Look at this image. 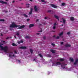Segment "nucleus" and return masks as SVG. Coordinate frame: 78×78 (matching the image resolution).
<instances>
[{"mask_svg": "<svg viewBox=\"0 0 78 78\" xmlns=\"http://www.w3.org/2000/svg\"><path fill=\"white\" fill-rule=\"evenodd\" d=\"M1 43L0 42V48H1L2 50H3L5 53H6L7 51H8V47L7 46H5L4 47L2 46L3 45V44H1Z\"/></svg>", "mask_w": 78, "mask_h": 78, "instance_id": "obj_1", "label": "nucleus"}, {"mask_svg": "<svg viewBox=\"0 0 78 78\" xmlns=\"http://www.w3.org/2000/svg\"><path fill=\"white\" fill-rule=\"evenodd\" d=\"M19 26H18L15 24L14 23H13L12 24H11L10 26V28H17Z\"/></svg>", "mask_w": 78, "mask_h": 78, "instance_id": "obj_2", "label": "nucleus"}, {"mask_svg": "<svg viewBox=\"0 0 78 78\" xmlns=\"http://www.w3.org/2000/svg\"><path fill=\"white\" fill-rule=\"evenodd\" d=\"M25 26L24 25H23L19 27L18 28H17V29L19 30H20V29H22V28H25Z\"/></svg>", "mask_w": 78, "mask_h": 78, "instance_id": "obj_3", "label": "nucleus"}, {"mask_svg": "<svg viewBox=\"0 0 78 78\" xmlns=\"http://www.w3.org/2000/svg\"><path fill=\"white\" fill-rule=\"evenodd\" d=\"M61 62H56V64H55L53 63V65L55 66H56L57 65H61Z\"/></svg>", "mask_w": 78, "mask_h": 78, "instance_id": "obj_4", "label": "nucleus"}, {"mask_svg": "<svg viewBox=\"0 0 78 78\" xmlns=\"http://www.w3.org/2000/svg\"><path fill=\"white\" fill-rule=\"evenodd\" d=\"M20 48H21V49H23V50H25V49H27V47L25 46H21L20 47Z\"/></svg>", "mask_w": 78, "mask_h": 78, "instance_id": "obj_5", "label": "nucleus"}, {"mask_svg": "<svg viewBox=\"0 0 78 78\" xmlns=\"http://www.w3.org/2000/svg\"><path fill=\"white\" fill-rule=\"evenodd\" d=\"M34 9L35 11H36V12H37L38 11V9H37V6L36 5L34 6Z\"/></svg>", "mask_w": 78, "mask_h": 78, "instance_id": "obj_6", "label": "nucleus"}, {"mask_svg": "<svg viewBox=\"0 0 78 78\" xmlns=\"http://www.w3.org/2000/svg\"><path fill=\"white\" fill-rule=\"evenodd\" d=\"M51 6L53 8H56L58 7L57 6L55 5L54 4H51Z\"/></svg>", "mask_w": 78, "mask_h": 78, "instance_id": "obj_7", "label": "nucleus"}, {"mask_svg": "<svg viewBox=\"0 0 78 78\" xmlns=\"http://www.w3.org/2000/svg\"><path fill=\"white\" fill-rule=\"evenodd\" d=\"M0 3L2 4H7V3L6 2H4L2 1H0Z\"/></svg>", "mask_w": 78, "mask_h": 78, "instance_id": "obj_8", "label": "nucleus"}, {"mask_svg": "<svg viewBox=\"0 0 78 78\" xmlns=\"http://www.w3.org/2000/svg\"><path fill=\"white\" fill-rule=\"evenodd\" d=\"M65 46L66 47H70L71 46L70 44H66L65 45Z\"/></svg>", "mask_w": 78, "mask_h": 78, "instance_id": "obj_9", "label": "nucleus"}, {"mask_svg": "<svg viewBox=\"0 0 78 78\" xmlns=\"http://www.w3.org/2000/svg\"><path fill=\"white\" fill-rule=\"evenodd\" d=\"M50 51H51V52H52V53H55V50L53 49H51Z\"/></svg>", "mask_w": 78, "mask_h": 78, "instance_id": "obj_10", "label": "nucleus"}, {"mask_svg": "<svg viewBox=\"0 0 78 78\" xmlns=\"http://www.w3.org/2000/svg\"><path fill=\"white\" fill-rule=\"evenodd\" d=\"M54 17L55 18H56V19H58V21L59 20V17H58V16H56V15H54Z\"/></svg>", "mask_w": 78, "mask_h": 78, "instance_id": "obj_11", "label": "nucleus"}, {"mask_svg": "<svg viewBox=\"0 0 78 78\" xmlns=\"http://www.w3.org/2000/svg\"><path fill=\"white\" fill-rule=\"evenodd\" d=\"M53 37H55L56 39H59V37L58 36L57 37H56L55 35L53 36Z\"/></svg>", "mask_w": 78, "mask_h": 78, "instance_id": "obj_12", "label": "nucleus"}, {"mask_svg": "<svg viewBox=\"0 0 78 78\" xmlns=\"http://www.w3.org/2000/svg\"><path fill=\"white\" fill-rule=\"evenodd\" d=\"M34 24H30L29 25V27L30 28H31L32 27H34Z\"/></svg>", "mask_w": 78, "mask_h": 78, "instance_id": "obj_13", "label": "nucleus"}, {"mask_svg": "<svg viewBox=\"0 0 78 78\" xmlns=\"http://www.w3.org/2000/svg\"><path fill=\"white\" fill-rule=\"evenodd\" d=\"M33 8H31L30 11L29 12V14H32V12H33Z\"/></svg>", "mask_w": 78, "mask_h": 78, "instance_id": "obj_14", "label": "nucleus"}, {"mask_svg": "<svg viewBox=\"0 0 78 78\" xmlns=\"http://www.w3.org/2000/svg\"><path fill=\"white\" fill-rule=\"evenodd\" d=\"M78 62V59H76L75 61V62L74 63V64H75V65H76V64H77V63Z\"/></svg>", "mask_w": 78, "mask_h": 78, "instance_id": "obj_15", "label": "nucleus"}, {"mask_svg": "<svg viewBox=\"0 0 78 78\" xmlns=\"http://www.w3.org/2000/svg\"><path fill=\"white\" fill-rule=\"evenodd\" d=\"M23 40H21L20 41H18V43L19 44H20L21 43H23Z\"/></svg>", "mask_w": 78, "mask_h": 78, "instance_id": "obj_16", "label": "nucleus"}, {"mask_svg": "<svg viewBox=\"0 0 78 78\" xmlns=\"http://www.w3.org/2000/svg\"><path fill=\"white\" fill-rule=\"evenodd\" d=\"M70 20H72V21L74 20V18L73 17V16H72L70 18Z\"/></svg>", "mask_w": 78, "mask_h": 78, "instance_id": "obj_17", "label": "nucleus"}, {"mask_svg": "<svg viewBox=\"0 0 78 78\" xmlns=\"http://www.w3.org/2000/svg\"><path fill=\"white\" fill-rule=\"evenodd\" d=\"M62 20H63V23H64V24H65V23H66V20H64V18H62Z\"/></svg>", "mask_w": 78, "mask_h": 78, "instance_id": "obj_18", "label": "nucleus"}, {"mask_svg": "<svg viewBox=\"0 0 78 78\" xmlns=\"http://www.w3.org/2000/svg\"><path fill=\"white\" fill-rule=\"evenodd\" d=\"M30 53H31V55L33 54V50H32V49L30 48Z\"/></svg>", "mask_w": 78, "mask_h": 78, "instance_id": "obj_19", "label": "nucleus"}, {"mask_svg": "<svg viewBox=\"0 0 78 78\" xmlns=\"http://www.w3.org/2000/svg\"><path fill=\"white\" fill-rule=\"evenodd\" d=\"M25 38V39H30V36H26Z\"/></svg>", "mask_w": 78, "mask_h": 78, "instance_id": "obj_20", "label": "nucleus"}, {"mask_svg": "<svg viewBox=\"0 0 78 78\" xmlns=\"http://www.w3.org/2000/svg\"><path fill=\"white\" fill-rule=\"evenodd\" d=\"M64 33L63 32H62L61 33H60V34H59V36H60V37H61V36H62V35Z\"/></svg>", "mask_w": 78, "mask_h": 78, "instance_id": "obj_21", "label": "nucleus"}, {"mask_svg": "<svg viewBox=\"0 0 78 78\" xmlns=\"http://www.w3.org/2000/svg\"><path fill=\"white\" fill-rule=\"evenodd\" d=\"M69 59L71 61V62H73V61H74L73 59L72 58H70Z\"/></svg>", "mask_w": 78, "mask_h": 78, "instance_id": "obj_22", "label": "nucleus"}, {"mask_svg": "<svg viewBox=\"0 0 78 78\" xmlns=\"http://www.w3.org/2000/svg\"><path fill=\"white\" fill-rule=\"evenodd\" d=\"M59 60L60 61H64V59L63 58H60Z\"/></svg>", "mask_w": 78, "mask_h": 78, "instance_id": "obj_23", "label": "nucleus"}, {"mask_svg": "<svg viewBox=\"0 0 78 78\" xmlns=\"http://www.w3.org/2000/svg\"><path fill=\"white\" fill-rule=\"evenodd\" d=\"M62 67L63 69H65L66 67V65H62Z\"/></svg>", "mask_w": 78, "mask_h": 78, "instance_id": "obj_24", "label": "nucleus"}, {"mask_svg": "<svg viewBox=\"0 0 78 78\" xmlns=\"http://www.w3.org/2000/svg\"><path fill=\"white\" fill-rule=\"evenodd\" d=\"M23 16L25 17H28V15L25 14H23Z\"/></svg>", "mask_w": 78, "mask_h": 78, "instance_id": "obj_25", "label": "nucleus"}, {"mask_svg": "<svg viewBox=\"0 0 78 78\" xmlns=\"http://www.w3.org/2000/svg\"><path fill=\"white\" fill-rule=\"evenodd\" d=\"M0 22H5V20L3 19H0Z\"/></svg>", "mask_w": 78, "mask_h": 78, "instance_id": "obj_26", "label": "nucleus"}, {"mask_svg": "<svg viewBox=\"0 0 78 78\" xmlns=\"http://www.w3.org/2000/svg\"><path fill=\"white\" fill-rule=\"evenodd\" d=\"M12 45H13V46H17V45L16 44H15V43H13L12 44Z\"/></svg>", "mask_w": 78, "mask_h": 78, "instance_id": "obj_27", "label": "nucleus"}, {"mask_svg": "<svg viewBox=\"0 0 78 78\" xmlns=\"http://www.w3.org/2000/svg\"><path fill=\"white\" fill-rule=\"evenodd\" d=\"M39 55L40 56V57H41V58H42L43 56L41 54H39Z\"/></svg>", "mask_w": 78, "mask_h": 78, "instance_id": "obj_28", "label": "nucleus"}, {"mask_svg": "<svg viewBox=\"0 0 78 78\" xmlns=\"http://www.w3.org/2000/svg\"><path fill=\"white\" fill-rule=\"evenodd\" d=\"M65 5H66V4L65 3L63 2L62 3V6H64Z\"/></svg>", "mask_w": 78, "mask_h": 78, "instance_id": "obj_29", "label": "nucleus"}, {"mask_svg": "<svg viewBox=\"0 0 78 78\" xmlns=\"http://www.w3.org/2000/svg\"><path fill=\"white\" fill-rule=\"evenodd\" d=\"M67 34L68 35H69V34H70V32H69L67 33Z\"/></svg>", "mask_w": 78, "mask_h": 78, "instance_id": "obj_30", "label": "nucleus"}, {"mask_svg": "<svg viewBox=\"0 0 78 78\" xmlns=\"http://www.w3.org/2000/svg\"><path fill=\"white\" fill-rule=\"evenodd\" d=\"M51 11H52V10H49L48 11V12H51Z\"/></svg>", "mask_w": 78, "mask_h": 78, "instance_id": "obj_31", "label": "nucleus"}, {"mask_svg": "<svg viewBox=\"0 0 78 78\" xmlns=\"http://www.w3.org/2000/svg\"><path fill=\"white\" fill-rule=\"evenodd\" d=\"M16 35H17V36H19V32H17L16 34Z\"/></svg>", "mask_w": 78, "mask_h": 78, "instance_id": "obj_32", "label": "nucleus"}, {"mask_svg": "<svg viewBox=\"0 0 78 78\" xmlns=\"http://www.w3.org/2000/svg\"><path fill=\"white\" fill-rule=\"evenodd\" d=\"M53 29H54V30H55V29H56V26H54L53 27Z\"/></svg>", "mask_w": 78, "mask_h": 78, "instance_id": "obj_33", "label": "nucleus"}, {"mask_svg": "<svg viewBox=\"0 0 78 78\" xmlns=\"http://www.w3.org/2000/svg\"><path fill=\"white\" fill-rule=\"evenodd\" d=\"M14 53H15V54H17V51H14Z\"/></svg>", "mask_w": 78, "mask_h": 78, "instance_id": "obj_34", "label": "nucleus"}, {"mask_svg": "<svg viewBox=\"0 0 78 78\" xmlns=\"http://www.w3.org/2000/svg\"><path fill=\"white\" fill-rule=\"evenodd\" d=\"M41 1L42 2H44V3H45V0H41Z\"/></svg>", "mask_w": 78, "mask_h": 78, "instance_id": "obj_35", "label": "nucleus"}, {"mask_svg": "<svg viewBox=\"0 0 78 78\" xmlns=\"http://www.w3.org/2000/svg\"><path fill=\"white\" fill-rule=\"evenodd\" d=\"M12 56L11 55H9V57L10 58H11Z\"/></svg>", "mask_w": 78, "mask_h": 78, "instance_id": "obj_36", "label": "nucleus"}, {"mask_svg": "<svg viewBox=\"0 0 78 78\" xmlns=\"http://www.w3.org/2000/svg\"><path fill=\"white\" fill-rule=\"evenodd\" d=\"M51 45H52L53 46H54L55 45V44H53V43H52Z\"/></svg>", "mask_w": 78, "mask_h": 78, "instance_id": "obj_37", "label": "nucleus"}, {"mask_svg": "<svg viewBox=\"0 0 78 78\" xmlns=\"http://www.w3.org/2000/svg\"><path fill=\"white\" fill-rule=\"evenodd\" d=\"M48 57H49V58H50L51 57V55H48Z\"/></svg>", "mask_w": 78, "mask_h": 78, "instance_id": "obj_38", "label": "nucleus"}, {"mask_svg": "<svg viewBox=\"0 0 78 78\" xmlns=\"http://www.w3.org/2000/svg\"><path fill=\"white\" fill-rule=\"evenodd\" d=\"M46 38V37H45V36H44L43 37V39L44 40Z\"/></svg>", "mask_w": 78, "mask_h": 78, "instance_id": "obj_39", "label": "nucleus"}, {"mask_svg": "<svg viewBox=\"0 0 78 78\" xmlns=\"http://www.w3.org/2000/svg\"><path fill=\"white\" fill-rule=\"evenodd\" d=\"M12 30H13V29L11 28H10V31H12Z\"/></svg>", "mask_w": 78, "mask_h": 78, "instance_id": "obj_40", "label": "nucleus"}, {"mask_svg": "<svg viewBox=\"0 0 78 78\" xmlns=\"http://www.w3.org/2000/svg\"><path fill=\"white\" fill-rule=\"evenodd\" d=\"M56 23H55L54 24V26H56Z\"/></svg>", "mask_w": 78, "mask_h": 78, "instance_id": "obj_41", "label": "nucleus"}, {"mask_svg": "<svg viewBox=\"0 0 78 78\" xmlns=\"http://www.w3.org/2000/svg\"><path fill=\"white\" fill-rule=\"evenodd\" d=\"M64 44V42H61V45H62V44Z\"/></svg>", "mask_w": 78, "mask_h": 78, "instance_id": "obj_42", "label": "nucleus"}, {"mask_svg": "<svg viewBox=\"0 0 78 78\" xmlns=\"http://www.w3.org/2000/svg\"><path fill=\"white\" fill-rule=\"evenodd\" d=\"M30 20V19H27V22H28V21H29Z\"/></svg>", "mask_w": 78, "mask_h": 78, "instance_id": "obj_43", "label": "nucleus"}, {"mask_svg": "<svg viewBox=\"0 0 78 78\" xmlns=\"http://www.w3.org/2000/svg\"><path fill=\"white\" fill-rule=\"evenodd\" d=\"M44 19H45V20L47 19V17H45V18H44Z\"/></svg>", "mask_w": 78, "mask_h": 78, "instance_id": "obj_44", "label": "nucleus"}, {"mask_svg": "<svg viewBox=\"0 0 78 78\" xmlns=\"http://www.w3.org/2000/svg\"><path fill=\"white\" fill-rule=\"evenodd\" d=\"M18 62H19L20 63V60H18Z\"/></svg>", "mask_w": 78, "mask_h": 78, "instance_id": "obj_45", "label": "nucleus"}, {"mask_svg": "<svg viewBox=\"0 0 78 78\" xmlns=\"http://www.w3.org/2000/svg\"><path fill=\"white\" fill-rule=\"evenodd\" d=\"M4 12H8V11H4Z\"/></svg>", "mask_w": 78, "mask_h": 78, "instance_id": "obj_46", "label": "nucleus"}, {"mask_svg": "<svg viewBox=\"0 0 78 78\" xmlns=\"http://www.w3.org/2000/svg\"><path fill=\"white\" fill-rule=\"evenodd\" d=\"M40 34V33H37L36 34H37V35H39V34Z\"/></svg>", "mask_w": 78, "mask_h": 78, "instance_id": "obj_47", "label": "nucleus"}, {"mask_svg": "<svg viewBox=\"0 0 78 78\" xmlns=\"http://www.w3.org/2000/svg\"><path fill=\"white\" fill-rule=\"evenodd\" d=\"M9 39V37H7L6 38V40H7V39Z\"/></svg>", "mask_w": 78, "mask_h": 78, "instance_id": "obj_48", "label": "nucleus"}, {"mask_svg": "<svg viewBox=\"0 0 78 78\" xmlns=\"http://www.w3.org/2000/svg\"><path fill=\"white\" fill-rule=\"evenodd\" d=\"M28 6H27V8H29V7H30V6H29V5H30V4H28Z\"/></svg>", "mask_w": 78, "mask_h": 78, "instance_id": "obj_49", "label": "nucleus"}, {"mask_svg": "<svg viewBox=\"0 0 78 78\" xmlns=\"http://www.w3.org/2000/svg\"><path fill=\"white\" fill-rule=\"evenodd\" d=\"M14 37L15 38V39H16V35H15V36H14Z\"/></svg>", "mask_w": 78, "mask_h": 78, "instance_id": "obj_50", "label": "nucleus"}, {"mask_svg": "<svg viewBox=\"0 0 78 78\" xmlns=\"http://www.w3.org/2000/svg\"><path fill=\"white\" fill-rule=\"evenodd\" d=\"M12 56H13V57H15V55H14L13 54L12 55Z\"/></svg>", "mask_w": 78, "mask_h": 78, "instance_id": "obj_51", "label": "nucleus"}, {"mask_svg": "<svg viewBox=\"0 0 78 78\" xmlns=\"http://www.w3.org/2000/svg\"><path fill=\"white\" fill-rule=\"evenodd\" d=\"M14 2H15V1H13L12 2V3H14Z\"/></svg>", "mask_w": 78, "mask_h": 78, "instance_id": "obj_52", "label": "nucleus"}, {"mask_svg": "<svg viewBox=\"0 0 78 78\" xmlns=\"http://www.w3.org/2000/svg\"><path fill=\"white\" fill-rule=\"evenodd\" d=\"M1 36H3V34H1Z\"/></svg>", "mask_w": 78, "mask_h": 78, "instance_id": "obj_53", "label": "nucleus"}, {"mask_svg": "<svg viewBox=\"0 0 78 78\" xmlns=\"http://www.w3.org/2000/svg\"><path fill=\"white\" fill-rule=\"evenodd\" d=\"M38 32H42V30L39 31Z\"/></svg>", "mask_w": 78, "mask_h": 78, "instance_id": "obj_54", "label": "nucleus"}, {"mask_svg": "<svg viewBox=\"0 0 78 78\" xmlns=\"http://www.w3.org/2000/svg\"><path fill=\"white\" fill-rule=\"evenodd\" d=\"M36 59H34V61H36Z\"/></svg>", "mask_w": 78, "mask_h": 78, "instance_id": "obj_55", "label": "nucleus"}, {"mask_svg": "<svg viewBox=\"0 0 78 78\" xmlns=\"http://www.w3.org/2000/svg\"><path fill=\"white\" fill-rule=\"evenodd\" d=\"M37 21H39V20L38 19H37Z\"/></svg>", "mask_w": 78, "mask_h": 78, "instance_id": "obj_56", "label": "nucleus"}, {"mask_svg": "<svg viewBox=\"0 0 78 78\" xmlns=\"http://www.w3.org/2000/svg\"><path fill=\"white\" fill-rule=\"evenodd\" d=\"M3 42L4 43L5 42V41H3Z\"/></svg>", "mask_w": 78, "mask_h": 78, "instance_id": "obj_57", "label": "nucleus"}, {"mask_svg": "<svg viewBox=\"0 0 78 78\" xmlns=\"http://www.w3.org/2000/svg\"><path fill=\"white\" fill-rule=\"evenodd\" d=\"M53 32H55V31H53Z\"/></svg>", "mask_w": 78, "mask_h": 78, "instance_id": "obj_58", "label": "nucleus"}, {"mask_svg": "<svg viewBox=\"0 0 78 78\" xmlns=\"http://www.w3.org/2000/svg\"><path fill=\"white\" fill-rule=\"evenodd\" d=\"M31 2L32 1V0H29Z\"/></svg>", "mask_w": 78, "mask_h": 78, "instance_id": "obj_59", "label": "nucleus"}, {"mask_svg": "<svg viewBox=\"0 0 78 78\" xmlns=\"http://www.w3.org/2000/svg\"><path fill=\"white\" fill-rule=\"evenodd\" d=\"M61 26H63V24H62L61 25Z\"/></svg>", "mask_w": 78, "mask_h": 78, "instance_id": "obj_60", "label": "nucleus"}, {"mask_svg": "<svg viewBox=\"0 0 78 78\" xmlns=\"http://www.w3.org/2000/svg\"><path fill=\"white\" fill-rule=\"evenodd\" d=\"M60 22H62V21H61Z\"/></svg>", "mask_w": 78, "mask_h": 78, "instance_id": "obj_61", "label": "nucleus"}, {"mask_svg": "<svg viewBox=\"0 0 78 78\" xmlns=\"http://www.w3.org/2000/svg\"><path fill=\"white\" fill-rule=\"evenodd\" d=\"M20 1H22V0H20Z\"/></svg>", "mask_w": 78, "mask_h": 78, "instance_id": "obj_62", "label": "nucleus"}, {"mask_svg": "<svg viewBox=\"0 0 78 78\" xmlns=\"http://www.w3.org/2000/svg\"><path fill=\"white\" fill-rule=\"evenodd\" d=\"M6 0V1H8V0Z\"/></svg>", "mask_w": 78, "mask_h": 78, "instance_id": "obj_63", "label": "nucleus"}, {"mask_svg": "<svg viewBox=\"0 0 78 78\" xmlns=\"http://www.w3.org/2000/svg\"><path fill=\"white\" fill-rule=\"evenodd\" d=\"M59 1H61V0H59Z\"/></svg>", "mask_w": 78, "mask_h": 78, "instance_id": "obj_64", "label": "nucleus"}]
</instances>
